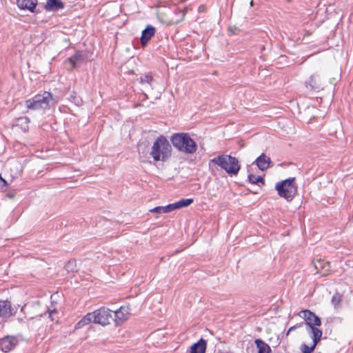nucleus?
I'll list each match as a JSON object with an SVG mask.
<instances>
[{"instance_id":"1","label":"nucleus","mask_w":353,"mask_h":353,"mask_svg":"<svg viewBox=\"0 0 353 353\" xmlns=\"http://www.w3.org/2000/svg\"><path fill=\"white\" fill-rule=\"evenodd\" d=\"M172 148L168 139L163 137H159L153 143L150 152V156L154 161L165 162L172 156Z\"/></svg>"},{"instance_id":"2","label":"nucleus","mask_w":353,"mask_h":353,"mask_svg":"<svg viewBox=\"0 0 353 353\" xmlns=\"http://www.w3.org/2000/svg\"><path fill=\"white\" fill-rule=\"evenodd\" d=\"M170 140L173 146L181 152L194 154L197 150L196 143L187 133L174 134Z\"/></svg>"},{"instance_id":"3","label":"nucleus","mask_w":353,"mask_h":353,"mask_svg":"<svg viewBox=\"0 0 353 353\" xmlns=\"http://www.w3.org/2000/svg\"><path fill=\"white\" fill-rule=\"evenodd\" d=\"M57 103L53 99L52 95L49 92H43L41 94H37L32 98L26 101L27 108L38 110H47Z\"/></svg>"},{"instance_id":"4","label":"nucleus","mask_w":353,"mask_h":353,"mask_svg":"<svg viewBox=\"0 0 353 353\" xmlns=\"http://www.w3.org/2000/svg\"><path fill=\"white\" fill-rule=\"evenodd\" d=\"M210 163L219 165L230 174H237L241 168L239 160L236 157L227 154L219 155L211 159Z\"/></svg>"},{"instance_id":"5","label":"nucleus","mask_w":353,"mask_h":353,"mask_svg":"<svg viewBox=\"0 0 353 353\" xmlns=\"http://www.w3.org/2000/svg\"><path fill=\"white\" fill-rule=\"evenodd\" d=\"M275 188L280 196L286 199H292L296 192L294 178H289L281 182H278L275 185Z\"/></svg>"},{"instance_id":"6","label":"nucleus","mask_w":353,"mask_h":353,"mask_svg":"<svg viewBox=\"0 0 353 353\" xmlns=\"http://www.w3.org/2000/svg\"><path fill=\"white\" fill-rule=\"evenodd\" d=\"M299 316L305 321V323L310 329L308 332L310 335H313L314 330H319L316 326L321 325V320L314 312L309 310H301L299 313Z\"/></svg>"},{"instance_id":"7","label":"nucleus","mask_w":353,"mask_h":353,"mask_svg":"<svg viewBox=\"0 0 353 353\" xmlns=\"http://www.w3.org/2000/svg\"><path fill=\"white\" fill-rule=\"evenodd\" d=\"M94 323L106 325L113 321L112 311L108 308L101 307L93 312Z\"/></svg>"},{"instance_id":"8","label":"nucleus","mask_w":353,"mask_h":353,"mask_svg":"<svg viewBox=\"0 0 353 353\" xmlns=\"http://www.w3.org/2000/svg\"><path fill=\"white\" fill-rule=\"evenodd\" d=\"M313 335H310L312 339V343L310 345L305 343L301 346V350L303 353H312L315 349L317 343L321 341L323 332L321 330H314Z\"/></svg>"},{"instance_id":"9","label":"nucleus","mask_w":353,"mask_h":353,"mask_svg":"<svg viewBox=\"0 0 353 353\" xmlns=\"http://www.w3.org/2000/svg\"><path fill=\"white\" fill-rule=\"evenodd\" d=\"M15 313L16 311L12 307L10 301L7 300L0 301V318L3 320H7L10 317L14 316Z\"/></svg>"},{"instance_id":"10","label":"nucleus","mask_w":353,"mask_h":353,"mask_svg":"<svg viewBox=\"0 0 353 353\" xmlns=\"http://www.w3.org/2000/svg\"><path fill=\"white\" fill-rule=\"evenodd\" d=\"M18 343V340L14 336H6L0 339V350L4 352L11 351Z\"/></svg>"},{"instance_id":"11","label":"nucleus","mask_w":353,"mask_h":353,"mask_svg":"<svg viewBox=\"0 0 353 353\" xmlns=\"http://www.w3.org/2000/svg\"><path fill=\"white\" fill-rule=\"evenodd\" d=\"M115 323L121 325L130 316V310L128 307L121 306L118 310L112 312Z\"/></svg>"},{"instance_id":"12","label":"nucleus","mask_w":353,"mask_h":353,"mask_svg":"<svg viewBox=\"0 0 353 353\" xmlns=\"http://www.w3.org/2000/svg\"><path fill=\"white\" fill-rule=\"evenodd\" d=\"M305 86L311 90H320L322 88V81L320 76L318 74H312L309 79L305 81Z\"/></svg>"},{"instance_id":"13","label":"nucleus","mask_w":353,"mask_h":353,"mask_svg":"<svg viewBox=\"0 0 353 353\" xmlns=\"http://www.w3.org/2000/svg\"><path fill=\"white\" fill-rule=\"evenodd\" d=\"M314 267L316 273L321 274L323 275L325 274L330 268V263L323 259H317L314 261Z\"/></svg>"},{"instance_id":"14","label":"nucleus","mask_w":353,"mask_h":353,"mask_svg":"<svg viewBox=\"0 0 353 353\" xmlns=\"http://www.w3.org/2000/svg\"><path fill=\"white\" fill-rule=\"evenodd\" d=\"M37 4V0H17V6L21 10H28L30 12H34Z\"/></svg>"},{"instance_id":"15","label":"nucleus","mask_w":353,"mask_h":353,"mask_svg":"<svg viewBox=\"0 0 353 353\" xmlns=\"http://www.w3.org/2000/svg\"><path fill=\"white\" fill-rule=\"evenodd\" d=\"M255 163L261 170L264 171L270 167L271 160L265 154H262L255 160Z\"/></svg>"},{"instance_id":"16","label":"nucleus","mask_w":353,"mask_h":353,"mask_svg":"<svg viewBox=\"0 0 353 353\" xmlns=\"http://www.w3.org/2000/svg\"><path fill=\"white\" fill-rule=\"evenodd\" d=\"M155 33V28L149 25L145 29L142 31L141 41L143 46H145L148 41L154 36Z\"/></svg>"},{"instance_id":"17","label":"nucleus","mask_w":353,"mask_h":353,"mask_svg":"<svg viewBox=\"0 0 353 353\" xmlns=\"http://www.w3.org/2000/svg\"><path fill=\"white\" fill-rule=\"evenodd\" d=\"M64 8V4L61 0H47L45 9L48 11H56Z\"/></svg>"},{"instance_id":"18","label":"nucleus","mask_w":353,"mask_h":353,"mask_svg":"<svg viewBox=\"0 0 353 353\" xmlns=\"http://www.w3.org/2000/svg\"><path fill=\"white\" fill-rule=\"evenodd\" d=\"M206 349V341L201 339L197 343L191 346L190 353H205Z\"/></svg>"},{"instance_id":"19","label":"nucleus","mask_w":353,"mask_h":353,"mask_svg":"<svg viewBox=\"0 0 353 353\" xmlns=\"http://www.w3.org/2000/svg\"><path fill=\"white\" fill-rule=\"evenodd\" d=\"M30 119L27 117H19L17 119L16 126L19 127L23 132L29 130Z\"/></svg>"},{"instance_id":"20","label":"nucleus","mask_w":353,"mask_h":353,"mask_svg":"<svg viewBox=\"0 0 353 353\" xmlns=\"http://www.w3.org/2000/svg\"><path fill=\"white\" fill-rule=\"evenodd\" d=\"M255 343L259 350V353H271L270 347L261 339H256Z\"/></svg>"},{"instance_id":"21","label":"nucleus","mask_w":353,"mask_h":353,"mask_svg":"<svg viewBox=\"0 0 353 353\" xmlns=\"http://www.w3.org/2000/svg\"><path fill=\"white\" fill-rule=\"evenodd\" d=\"M90 322H94V314L88 313L81 321H79L75 327L80 328L82 326L89 324Z\"/></svg>"},{"instance_id":"22","label":"nucleus","mask_w":353,"mask_h":353,"mask_svg":"<svg viewBox=\"0 0 353 353\" xmlns=\"http://www.w3.org/2000/svg\"><path fill=\"white\" fill-rule=\"evenodd\" d=\"M83 59V54H81V52H77L73 56L68 58V61L74 68L79 64V63L82 61Z\"/></svg>"},{"instance_id":"23","label":"nucleus","mask_w":353,"mask_h":353,"mask_svg":"<svg viewBox=\"0 0 353 353\" xmlns=\"http://www.w3.org/2000/svg\"><path fill=\"white\" fill-rule=\"evenodd\" d=\"M341 301L342 297L339 293H335L331 300L332 305L334 306L335 310H338L341 307Z\"/></svg>"},{"instance_id":"24","label":"nucleus","mask_w":353,"mask_h":353,"mask_svg":"<svg viewBox=\"0 0 353 353\" xmlns=\"http://www.w3.org/2000/svg\"><path fill=\"white\" fill-rule=\"evenodd\" d=\"M192 199H183L174 203L176 210L187 207L193 203Z\"/></svg>"},{"instance_id":"25","label":"nucleus","mask_w":353,"mask_h":353,"mask_svg":"<svg viewBox=\"0 0 353 353\" xmlns=\"http://www.w3.org/2000/svg\"><path fill=\"white\" fill-rule=\"evenodd\" d=\"M248 180L252 184L262 183L263 185L265 183L264 179L262 176H255L252 174H250L248 175Z\"/></svg>"},{"instance_id":"26","label":"nucleus","mask_w":353,"mask_h":353,"mask_svg":"<svg viewBox=\"0 0 353 353\" xmlns=\"http://www.w3.org/2000/svg\"><path fill=\"white\" fill-rule=\"evenodd\" d=\"M65 270L68 271V272H76L77 271V267H76V262L75 261H73V260H71V261H69L65 266Z\"/></svg>"},{"instance_id":"27","label":"nucleus","mask_w":353,"mask_h":353,"mask_svg":"<svg viewBox=\"0 0 353 353\" xmlns=\"http://www.w3.org/2000/svg\"><path fill=\"white\" fill-rule=\"evenodd\" d=\"M152 81H153V78L150 74H145L140 78L141 83H148L150 85H152Z\"/></svg>"},{"instance_id":"28","label":"nucleus","mask_w":353,"mask_h":353,"mask_svg":"<svg viewBox=\"0 0 353 353\" xmlns=\"http://www.w3.org/2000/svg\"><path fill=\"white\" fill-rule=\"evenodd\" d=\"M161 207L163 208V213H168V212H170L171 211H173V210H176L174 203L169 204V205H165V206H161Z\"/></svg>"},{"instance_id":"29","label":"nucleus","mask_w":353,"mask_h":353,"mask_svg":"<svg viewBox=\"0 0 353 353\" xmlns=\"http://www.w3.org/2000/svg\"><path fill=\"white\" fill-rule=\"evenodd\" d=\"M303 325V323L296 324L295 325H293L289 328V330L287 332L286 335H288L292 331L295 330L296 329L302 327Z\"/></svg>"},{"instance_id":"30","label":"nucleus","mask_w":353,"mask_h":353,"mask_svg":"<svg viewBox=\"0 0 353 353\" xmlns=\"http://www.w3.org/2000/svg\"><path fill=\"white\" fill-rule=\"evenodd\" d=\"M150 212H153V213H159V214H161V213H163V208L161 206H158V207H155L152 209H151L150 210Z\"/></svg>"},{"instance_id":"31","label":"nucleus","mask_w":353,"mask_h":353,"mask_svg":"<svg viewBox=\"0 0 353 353\" xmlns=\"http://www.w3.org/2000/svg\"><path fill=\"white\" fill-rule=\"evenodd\" d=\"M7 185V182L0 176V190H4Z\"/></svg>"},{"instance_id":"32","label":"nucleus","mask_w":353,"mask_h":353,"mask_svg":"<svg viewBox=\"0 0 353 353\" xmlns=\"http://www.w3.org/2000/svg\"><path fill=\"white\" fill-rule=\"evenodd\" d=\"M57 313L56 310H52L49 311V317L51 318L52 321L54 320V315Z\"/></svg>"},{"instance_id":"33","label":"nucleus","mask_w":353,"mask_h":353,"mask_svg":"<svg viewBox=\"0 0 353 353\" xmlns=\"http://www.w3.org/2000/svg\"><path fill=\"white\" fill-rule=\"evenodd\" d=\"M71 97H73L74 102L76 103L77 104H79L80 101H81V100L79 97H77L76 96H71Z\"/></svg>"},{"instance_id":"34","label":"nucleus","mask_w":353,"mask_h":353,"mask_svg":"<svg viewBox=\"0 0 353 353\" xmlns=\"http://www.w3.org/2000/svg\"><path fill=\"white\" fill-rule=\"evenodd\" d=\"M179 13L181 15L182 18L184 17V13L183 11H179Z\"/></svg>"},{"instance_id":"35","label":"nucleus","mask_w":353,"mask_h":353,"mask_svg":"<svg viewBox=\"0 0 353 353\" xmlns=\"http://www.w3.org/2000/svg\"><path fill=\"white\" fill-rule=\"evenodd\" d=\"M250 6H252L254 5V1L253 0H252L250 3Z\"/></svg>"}]
</instances>
